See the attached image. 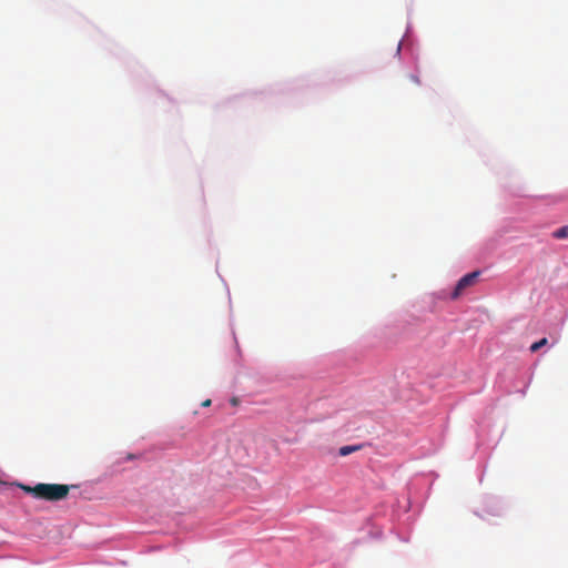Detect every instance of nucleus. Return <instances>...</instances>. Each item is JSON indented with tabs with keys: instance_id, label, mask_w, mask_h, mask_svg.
Returning <instances> with one entry per match:
<instances>
[{
	"instance_id": "nucleus-3",
	"label": "nucleus",
	"mask_w": 568,
	"mask_h": 568,
	"mask_svg": "<svg viewBox=\"0 0 568 568\" xmlns=\"http://www.w3.org/2000/svg\"><path fill=\"white\" fill-rule=\"evenodd\" d=\"M362 448L361 445H349V446H343L339 448L338 453L341 456H347L352 453H355Z\"/></svg>"
},
{
	"instance_id": "nucleus-1",
	"label": "nucleus",
	"mask_w": 568,
	"mask_h": 568,
	"mask_svg": "<svg viewBox=\"0 0 568 568\" xmlns=\"http://www.w3.org/2000/svg\"><path fill=\"white\" fill-rule=\"evenodd\" d=\"M70 491L69 485L63 484H38V499L58 501L64 499Z\"/></svg>"
},
{
	"instance_id": "nucleus-7",
	"label": "nucleus",
	"mask_w": 568,
	"mask_h": 568,
	"mask_svg": "<svg viewBox=\"0 0 568 568\" xmlns=\"http://www.w3.org/2000/svg\"><path fill=\"white\" fill-rule=\"evenodd\" d=\"M211 405V399H206L202 403L203 407H209Z\"/></svg>"
},
{
	"instance_id": "nucleus-5",
	"label": "nucleus",
	"mask_w": 568,
	"mask_h": 568,
	"mask_svg": "<svg viewBox=\"0 0 568 568\" xmlns=\"http://www.w3.org/2000/svg\"><path fill=\"white\" fill-rule=\"evenodd\" d=\"M548 344V339L546 337L539 339L538 342H535L530 345V352L535 353L541 347L546 346Z\"/></svg>"
},
{
	"instance_id": "nucleus-2",
	"label": "nucleus",
	"mask_w": 568,
	"mask_h": 568,
	"mask_svg": "<svg viewBox=\"0 0 568 568\" xmlns=\"http://www.w3.org/2000/svg\"><path fill=\"white\" fill-rule=\"evenodd\" d=\"M479 274L480 273L478 271H475L473 273H469V274H466L465 276H463L456 284L455 290L452 294V298L459 297L465 288L471 286L476 282Z\"/></svg>"
},
{
	"instance_id": "nucleus-6",
	"label": "nucleus",
	"mask_w": 568,
	"mask_h": 568,
	"mask_svg": "<svg viewBox=\"0 0 568 568\" xmlns=\"http://www.w3.org/2000/svg\"><path fill=\"white\" fill-rule=\"evenodd\" d=\"M20 488L26 491L27 494H30L32 495L34 498L38 499V493H37V489H38V485L36 486H27V485H19Z\"/></svg>"
},
{
	"instance_id": "nucleus-8",
	"label": "nucleus",
	"mask_w": 568,
	"mask_h": 568,
	"mask_svg": "<svg viewBox=\"0 0 568 568\" xmlns=\"http://www.w3.org/2000/svg\"><path fill=\"white\" fill-rule=\"evenodd\" d=\"M410 79H412L415 83L419 84V80H418V78H417V77L412 75V77H410Z\"/></svg>"
},
{
	"instance_id": "nucleus-4",
	"label": "nucleus",
	"mask_w": 568,
	"mask_h": 568,
	"mask_svg": "<svg viewBox=\"0 0 568 568\" xmlns=\"http://www.w3.org/2000/svg\"><path fill=\"white\" fill-rule=\"evenodd\" d=\"M552 236L557 240H564L568 237V226H561L552 233Z\"/></svg>"
}]
</instances>
